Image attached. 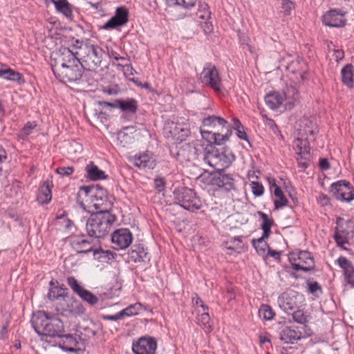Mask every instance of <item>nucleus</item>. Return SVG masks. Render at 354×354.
<instances>
[{
	"mask_svg": "<svg viewBox=\"0 0 354 354\" xmlns=\"http://www.w3.org/2000/svg\"><path fill=\"white\" fill-rule=\"evenodd\" d=\"M192 301L195 305L200 306L203 309V310H206L208 309L207 306L205 305L203 303L202 300L197 294H195L194 296L192 297Z\"/></svg>",
	"mask_w": 354,
	"mask_h": 354,
	"instance_id": "obj_62",
	"label": "nucleus"
},
{
	"mask_svg": "<svg viewBox=\"0 0 354 354\" xmlns=\"http://www.w3.org/2000/svg\"><path fill=\"white\" fill-rule=\"evenodd\" d=\"M340 221H343V219L338 218L333 238L339 248L348 251V249L344 246V244L348 243L349 239L353 236V229L354 227V223L351 221H346L344 223H340Z\"/></svg>",
	"mask_w": 354,
	"mask_h": 354,
	"instance_id": "obj_9",
	"label": "nucleus"
},
{
	"mask_svg": "<svg viewBox=\"0 0 354 354\" xmlns=\"http://www.w3.org/2000/svg\"><path fill=\"white\" fill-rule=\"evenodd\" d=\"M342 80L344 84L348 86L349 88H352L353 86V75L352 71V65H346L341 71Z\"/></svg>",
	"mask_w": 354,
	"mask_h": 354,
	"instance_id": "obj_38",
	"label": "nucleus"
},
{
	"mask_svg": "<svg viewBox=\"0 0 354 354\" xmlns=\"http://www.w3.org/2000/svg\"><path fill=\"white\" fill-rule=\"evenodd\" d=\"M301 336V332L293 326H286L279 333V339L286 344H293L295 341L299 340Z\"/></svg>",
	"mask_w": 354,
	"mask_h": 354,
	"instance_id": "obj_25",
	"label": "nucleus"
},
{
	"mask_svg": "<svg viewBox=\"0 0 354 354\" xmlns=\"http://www.w3.org/2000/svg\"><path fill=\"white\" fill-rule=\"evenodd\" d=\"M37 124L35 121H28L26 123L24 127L20 131L19 136L25 140L29 135H30L33 130L36 128Z\"/></svg>",
	"mask_w": 354,
	"mask_h": 354,
	"instance_id": "obj_45",
	"label": "nucleus"
},
{
	"mask_svg": "<svg viewBox=\"0 0 354 354\" xmlns=\"http://www.w3.org/2000/svg\"><path fill=\"white\" fill-rule=\"evenodd\" d=\"M293 320L299 324H305L306 322V317L302 310H296L292 313Z\"/></svg>",
	"mask_w": 354,
	"mask_h": 354,
	"instance_id": "obj_54",
	"label": "nucleus"
},
{
	"mask_svg": "<svg viewBox=\"0 0 354 354\" xmlns=\"http://www.w3.org/2000/svg\"><path fill=\"white\" fill-rule=\"evenodd\" d=\"M203 84L209 86L216 92L221 90V79L216 67L212 63H206L200 75Z\"/></svg>",
	"mask_w": 354,
	"mask_h": 354,
	"instance_id": "obj_11",
	"label": "nucleus"
},
{
	"mask_svg": "<svg viewBox=\"0 0 354 354\" xmlns=\"http://www.w3.org/2000/svg\"><path fill=\"white\" fill-rule=\"evenodd\" d=\"M76 45H74L79 50L77 55H79L80 61L88 68L94 69L100 67L99 71L102 77L101 80H108L110 76L107 64L102 65L103 56L106 55L104 51L98 46H78L80 41L76 40Z\"/></svg>",
	"mask_w": 354,
	"mask_h": 354,
	"instance_id": "obj_1",
	"label": "nucleus"
},
{
	"mask_svg": "<svg viewBox=\"0 0 354 354\" xmlns=\"http://www.w3.org/2000/svg\"><path fill=\"white\" fill-rule=\"evenodd\" d=\"M323 23L330 27H342L345 25L346 19L343 13L337 10H331L322 17Z\"/></svg>",
	"mask_w": 354,
	"mask_h": 354,
	"instance_id": "obj_21",
	"label": "nucleus"
},
{
	"mask_svg": "<svg viewBox=\"0 0 354 354\" xmlns=\"http://www.w3.org/2000/svg\"><path fill=\"white\" fill-rule=\"evenodd\" d=\"M92 202L93 203V206L97 212L102 211L103 209L111 211V209L108 207L110 205L108 198H93Z\"/></svg>",
	"mask_w": 354,
	"mask_h": 354,
	"instance_id": "obj_46",
	"label": "nucleus"
},
{
	"mask_svg": "<svg viewBox=\"0 0 354 354\" xmlns=\"http://www.w3.org/2000/svg\"><path fill=\"white\" fill-rule=\"evenodd\" d=\"M330 192L338 201L349 203L354 200V188L346 180H338L331 184Z\"/></svg>",
	"mask_w": 354,
	"mask_h": 354,
	"instance_id": "obj_14",
	"label": "nucleus"
},
{
	"mask_svg": "<svg viewBox=\"0 0 354 354\" xmlns=\"http://www.w3.org/2000/svg\"><path fill=\"white\" fill-rule=\"evenodd\" d=\"M112 58L115 61H120L118 64H115L112 62V65H115L119 70H121L125 75H133L136 71L129 64V60L125 57L119 56L118 53H114L112 51Z\"/></svg>",
	"mask_w": 354,
	"mask_h": 354,
	"instance_id": "obj_34",
	"label": "nucleus"
},
{
	"mask_svg": "<svg viewBox=\"0 0 354 354\" xmlns=\"http://www.w3.org/2000/svg\"><path fill=\"white\" fill-rule=\"evenodd\" d=\"M85 171V177L91 180L96 181L106 179L107 178L105 173L102 170L100 169L99 167L91 161L86 165Z\"/></svg>",
	"mask_w": 354,
	"mask_h": 354,
	"instance_id": "obj_30",
	"label": "nucleus"
},
{
	"mask_svg": "<svg viewBox=\"0 0 354 354\" xmlns=\"http://www.w3.org/2000/svg\"><path fill=\"white\" fill-rule=\"evenodd\" d=\"M205 149L201 145L195 143H183L178 148L176 151V156L180 161H190L197 159L201 151Z\"/></svg>",
	"mask_w": 354,
	"mask_h": 354,
	"instance_id": "obj_17",
	"label": "nucleus"
},
{
	"mask_svg": "<svg viewBox=\"0 0 354 354\" xmlns=\"http://www.w3.org/2000/svg\"><path fill=\"white\" fill-rule=\"evenodd\" d=\"M258 214L263 220V223L261 224L263 234H264V237H269L271 233L270 228L273 225L274 221L264 212H258Z\"/></svg>",
	"mask_w": 354,
	"mask_h": 354,
	"instance_id": "obj_39",
	"label": "nucleus"
},
{
	"mask_svg": "<svg viewBox=\"0 0 354 354\" xmlns=\"http://www.w3.org/2000/svg\"><path fill=\"white\" fill-rule=\"evenodd\" d=\"M71 244L77 253L87 254L93 251L91 243L85 239L84 234L73 237Z\"/></svg>",
	"mask_w": 354,
	"mask_h": 354,
	"instance_id": "obj_26",
	"label": "nucleus"
},
{
	"mask_svg": "<svg viewBox=\"0 0 354 354\" xmlns=\"http://www.w3.org/2000/svg\"><path fill=\"white\" fill-rule=\"evenodd\" d=\"M227 124L228 122L224 118L214 115L203 119V127L210 129L220 126L223 129Z\"/></svg>",
	"mask_w": 354,
	"mask_h": 354,
	"instance_id": "obj_36",
	"label": "nucleus"
},
{
	"mask_svg": "<svg viewBox=\"0 0 354 354\" xmlns=\"http://www.w3.org/2000/svg\"><path fill=\"white\" fill-rule=\"evenodd\" d=\"M0 77L6 80L15 82L19 85L25 83V79L21 73L6 66H4V68H2V71L0 73Z\"/></svg>",
	"mask_w": 354,
	"mask_h": 354,
	"instance_id": "obj_32",
	"label": "nucleus"
},
{
	"mask_svg": "<svg viewBox=\"0 0 354 354\" xmlns=\"http://www.w3.org/2000/svg\"><path fill=\"white\" fill-rule=\"evenodd\" d=\"M96 189H95L94 199L96 198H109L107 192L104 190L102 187H101L100 185H96Z\"/></svg>",
	"mask_w": 354,
	"mask_h": 354,
	"instance_id": "obj_58",
	"label": "nucleus"
},
{
	"mask_svg": "<svg viewBox=\"0 0 354 354\" xmlns=\"http://www.w3.org/2000/svg\"><path fill=\"white\" fill-rule=\"evenodd\" d=\"M47 297L50 301H54L59 299H64L66 297H68V294L64 295V293L61 292L58 289H55V288H49Z\"/></svg>",
	"mask_w": 354,
	"mask_h": 354,
	"instance_id": "obj_49",
	"label": "nucleus"
},
{
	"mask_svg": "<svg viewBox=\"0 0 354 354\" xmlns=\"http://www.w3.org/2000/svg\"><path fill=\"white\" fill-rule=\"evenodd\" d=\"M129 162L140 169H153L156 166V161L148 153L135 155L129 159Z\"/></svg>",
	"mask_w": 354,
	"mask_h": 354,
	"instance_id": "obj_22",
	"label": "nucleus"
},
{
	"mask_svg": "<svg viewBox=\"0 0 354 354\" xmlns=\"http://www.w3.org/2000/svg\"><path fill=\"white\" fill-rule=\"evenodd\" d=\"M155 188L158 192H161L165 190V180L162 177H158L154 180Z\"/></svg>",
	"mask_w": 354,
	"mask_h": 354,
	"instance_id": "obj_59",
	"label": "nucleus"
},
{
	"mask_svg": "<svg viewBox=\"0 0 354 354\" xmlns=\"http://www.w3.org/2000/svg\"><path fill=\"white\" fill-rule=\"evenodd\" d=\"M92 68H89L88 71L81 73V77L80 80L77 81L76 85H79L82 89L88 88L90 86H93L95 84V80L93 77L90 71Z\"/></svg>",
	"mask_w": 354,
	"mask_h": 354,
	"instance_id": "obj_37",
	"label": "nucleus"
},
{
	"mask_svg": "<svg viewBox=\"0 0 354 354\" xmlns=\"http://www.w3.org/2000/svg\"><path fill=\"white\" fill-rule=\"evenodd\" d=\"M52 183L48 180L44 181L39 189L37 196V201L41 205L48 204L52 199L51 187Z\"/></svg>",
	"mask_w": 354,
	"mask_h": 354,
	"instance_id": "obj_29",
	"label": "nucleus"
},
{
	"mask_svg": "<svg viewBox=\"0 0 354 354\" xmlns=\"http://www.w3.org/2000/svg\"><path fill=\"white\" fill-rule=\"evenodd\" d=\"M156 348V341L151 337H140L132 345V350L135 354H154Z\"/></svg>",
	"mask_w": 354,
	"mask_h": 354,
	"instance_id": "obj_19",
	"label": "nucleus"
},
{
	"mask_svg": "<svg viewBox=\"0 0 354 354\" xmlns=\"http://www.w3.org/2000/svg\"><path fill=\"white\" fill-rule=\"evenodd\" d=\"M221 131L223 133H212L209 130L201 129V133L203 138L205 137V134H211L212 138L214 139V143L218 145H221L229 140L232 135V128H230V125L227 124L223 129H221Z\"/></svg>",
	"mask_w": 354,
	"mask_h": 354,
	"instance_id": "obj_24",
	"label": "nucleus"
},
{
	"mask_svg": "<svg viewBox=\"0 0 354 354\" xmlns=\"http://www.w3.org/2000/svg\"><path fill=\"white\" fill-rule=\"evenodd\" d=\"M175 203L186 210L195 212L202 207V201L194 189L187 187H180L174 189Z\"/></svg>",
	"mask_w": 354,
	"mask_h": 354,
	"instance_id": "obj_4",
	"label": "nucleus"
},
{
	"mask_svg": "<svg viewBox=\"0 0 354 354\" xmlns=\"http://www.w3.org/2000/svg\"><path fill=\"white\" fill-rule=\"evenodd\" d=\"M58 342L59 348L66 352L80 354L84 349V343L80 335L77 334H60Z\"/></svg>",
	"mask_w": 354,
	"mask_h": 354,
	"instance_id": "obj_16",
	"label": "nucleus"
},
{
	"mask_svg": "<svg viewBox=\"0 0 354 354\" xmlns=\"http://www.w3.org/2000/svg\"><path fill=\"white\" fill-rule=\"evenodd\" d=\"M66 283L73 292L77 295L83 301L90 306H94L98 302L97 297L86 290L82 283L78 281L74 277H68L66 278Z\"/></svg>",
	"mask_w": 354,
	"mask_h": 354,
	"instance_id": "obj_15",
	"label": "nucleus"
},
{
	"mask_svg": "<svg viewBox=\"0 0 354 354\" xmlns=\"http://www.w3.org/2000/svg\"><path fill=\"white\" fill-rule=\"evenodd\" d=\"M203 181L214 189H223L226 192L235 189V180L230 174L224 171H215L201 176Z\"/></svg>",
	"mask_w": 354,
	"mask_h": 354,
	"instance_id": "obj_7",
	"label": "nucleus"
},
{
	"mask_svg": "<svg viewBox=\"0 0 354 354\" xmlns=\"http://www.w3.org/2000/svg\"><path fill=\"white\" fill-rule=\"evenodd\" d=\"M97 119L99 120L101 127L104 128L109 133V127L111 125V119L109 118V114L102 111L101 109L100 113L97 114Z\"/></svg>",
	"mask_w": 354,
	"mask_h": 354,
	"instance_id": "obj_48",
	"label": "nucleus"
},
{
	"mask_svg": "<svg viewBox=\"0 0 354 354\" xmlns=\"http://www.w3.org/2000/svg\"><path fill=\"white\" fill-rule=\"evenodd\" d=\"M250 187L252 194L255 196H261L263 195L264 192V187L261 183L252 181L250 183Z\"/></svg>",
	"mask_w": 354,
	"mask_h": 354,
	"instance_id": "obj_51",
	"label": "nucleus"
},
{
	"mask_svg": "<svg viewBox=\"0 0 354 354\" xmlns=\"http://www.w3.org/2000/svg\"><path fill=\"white\" fill-rule=\"evenodd\" d=\"M281 8L286 15H290L291 11L295 8L293 2L290 0H281Z\"/></svg>",
	"mask_w": 354,
	"mask_h": 354,
	"instance_id": "obj_52",
	"label": "nucleus"
},
{
	"mask_svg": "<svg viewBox=\"0 0 354 354\" xmlns=\"http://www.w3.org/2000/svg\"><path fill=\"white\" fill-rule=\"evenodd\" d=\"M171 133L173 134L174 137L182 142L189 135L190 131L187 127L183 128L180 126L176 125Z\"/></svg>",
	"mask_w": 354,
	"mask_h": 354,
	"instance_id": "obj_43",
	"label": "nucleus"
},
{
	"mask_svg": "<svg viewBox=\"0 0 354 354\" xmlns=\"http://www.w3.org/2000/svg\"><path fill=\"white\" fill-rule=\"evenodd\" d=\"M288 259L295 270L308 272L314 270V260L308 251H299L297 254L291 252L288 255Z\"/></svg>",
	"mask_w": 354,
	"mask_h": 354,
	"instance_id": "obj_13",
	"label": "nucleus"
},
{
	"mask_svg": "<svg viewBox=\"0 0 354 354\" xmlns=\"http://www.w3.org/2000/svg\"><path fill=\"white\" fill-rule=\"evenodd\" d=\"M95 189V185H84L80 187V191L77 194L76 201L80 207L85 212H86L87 209L85 204L84 203V198H82V195H84L86 198H89L91 200H92Z\"/></svg>",
	"mask_w": 354,
	"mask_h": 354,
	"instance_id": "obj_31",
	"label": "nucleus"
},
{
	"mask_svg": "<svg viewBox=\"0 0 354 354\" xmlns=\"http://www.w3.org/2000/svg\"><path fill=\"white\" fill-rule=\"evenodd\" d=\"M129 260L134 263L149 261L150 257L147 249L141 244L134 245L128 253Z\"/></svg>",
	"mask_w": 354,
	"mask_h": 354,
	"instance_id": "obj_23",
	"label": "nucleus"
},
{
	"mask_svg": "<svg viewBox=\"0 0 354 354\" xmlns=\"http://www.w3.org/2000/svg\"><path fill=\"white\" fill-rule=\"evenodd\" d=\"M294 145L297 151V161L299 167L305 169L309 165L310 161V140L304 138L301 133L300 136L295 140Z\"/></svg>",
	"mask_w": 354,
	"mask_h": 354,
	"instance_id": "obj_12",
	"label": "nucleus"
},
{
	"mask_svg": "<svg viewBox=\"0 0 354 354\" xmlns=\"http://www.w3.org/2000/svg\"><path fill=\"white\" fill-rule=\"evenodd\" d=\"M299 121H303L305 125L303 129H299V136L301 132L303 134L304 138H308V135L313 136L315 134V130L316 129V127H314V124L312 123L310 120L304 118L303 119H301Z\"/></svg>",
	"mask_w": 354,
	"mask_h": 354,
	"instance_id": "obj_41",
	"label": "nucleus"
},
{
	"mask_svg": "<svg viewBox=\"0 0 354 354\" xmlns=\"http://www.w3.org/2000/svg\"><path fill=\"white\" fill-rule=\"evenodd\" d=\"M112 108L118 109L126 115L135 114L138 110V104L133 98L115 99L112 102Z\"/></svg>",
	"mask_w": 354,
	"mask_h": 354,
	"instance_id": "obj_20",
	"label": "nucleus"
},
{
	"mask_svg": "<svg viewBox=\"0 0 354 354\" xmlns=\"http://www.w3.org/2000/svg\"><path fill=\"white\" fill-rule=\"evenodd\" d=\"M203 159L216 171H224L234 160V155L228 149H212L204 153Z\"/></svg>",
	"mask_w": 354,
	"mask_h": 354,
	"instance_id": "obj_5",
	"label": "nucleus"
},
{
	"mask_svg": "<svg viewBox=\"0 0 354 354\" xmlns=\"http://www.w3.org/2000/svg\"><path fill=\"white\" fill-rule=\"evenodd\" d=\"M110 227L111 212L106 209L92 214L86 225L88 235L97 239L106 236Z\"/></svg>",
	"mask_w": 354,
	"mask_h": 354,
	"instance_id": "obj_3",
	"label": "nucleus"
},
{
	"mask_svg": "<svg viewBox=\"0 0 354 354\" xmlns=\"http://www.w3.org/2000/svg\"><path fill=\"white\" fill-rule=\"evenodd\" d=\"M273 192L274 196L277 198V199L274 201V209H279L288 205V200L284 196L280 187H276Z\"/></svg>",
	"mask_w": 354,
	"mask_h": 354,
	"instance_id": "obj_40",
	"label": "nucleus"
},
{
	"mask_svg": "<svg viewBox=\"0 0 354 354\" xmlns=\"http://www.w3.org/2000/svg\"><path fill=\"white\" fill-rule=\"evenodd\" d=\"M259 315L266 320H271L274 316V313L270 306L263 304L259 310Z\"/></svg>",
	"mask_w": 354,
	"mask_h": 354,
	"instance_id": "obj_47",
	"label": "nucleus"
},
{
	"mask_svg": "<svg viewBox=\"0 0 354 354\" xmlns=\"http://www.w3.org/2000/svg\"><path fill=\"white\" fill-rule=\"evenodd\" d=\"M73 167H59L55 169V172L62 176H68L74 172Z\"/></svg>",
	"mask_w": 354,
	"mask_h": 354,
	"instance_id": "obj_55",
	"label": "nucleus"
},
{
	"mask_svg": "<svg viewBox=\"0 0 354 354\" xmlns=\"http://www.w3.org/2000/svg\"><path fill=\"white\" fill-rule=\"evenodd\" d=\"M277 302L279 307L287 313L289 310H293L297 308L295 298L286 292H283L279 297Z\"/></svg>",
	"mask_w": 354,
	"mask_h": 354,
	"instance_id": "obj_33",
	"label": "nucleus"
},
{
	"mask_svg": "<svg viewBox=\"0 0 354 354\" xmlns=\"http://www.w3.org/2000/svg\"><path fill=\"white\" fill-rule=\"evenodd\" d=\"M129 21V10L124 6L116 8L115 15L112 17V29L124 26Z\"/></svg>",
	"mask_w": 354,
	"mask_h": 354,
	"instance_id": "obj_28",
	"label": "nucleus"
},
{
	"mask_svg": "<svg viewBox=\"0 0 354 354\" xmlns=\"http://www.w3.org/2000/svg\"><path fill=\"white\" fill-rule=\"evenodd\" d=\"M32 326L39 335L51 337L60 336L64 330L63 322L45 311L37 312L32 319Z\"/></svg>",
	"mask_w": 354,
	"mask_h": 354,
	"instance_id": "obj_2",
	"label": "nucleus"
},
{
	"mask_svg": "<svg viewBox=\"0 0 354 354\" xmlns=\"http://www.w3.org/2000/svg\"><path fill=\"white\" fill-rule=\"evenodd\" d=\"M198 321L202 325L206 326L207 324H208L210 321L209 313L204 310V312L202 313L201 315H199V317H198Z\"/></svg>",
	"mask_w": 354,
	"mask_h": 354,
	"instance_id": "obj_61",
	"label": "nucleus"
},
{
	"mask_svg": "<svg viewBox=\"0 0 354 354\" xmlns=\"http://www.w3.org/2000/svg\"><path fill=\"white\" fill-rule=\"evenodd\" d=\"M142 308H143V306L142 304L136 303L134 304H131V305L129 306L128 307L124 308V310H125L127 316L130 317V316L138 315L140 313V311L142 310Z\"/></svg>",
	"mask_w": 354,
	"mask_h": 354,
	"instance_id": "obj_50",
	"label": "nucleus"
},
{
	"mask_svg": "<svg viewBox=\"0 0 354 354\" xmlns=\"http://www.w3.org/2000/svg\"><path fill=\"white\" fill-rule=\"evenodd\" d=\"M337 261L339 267L344 270L346 282L354 287V267L351 262L344 257H340Z\"/></svg>",
	"mask_w": 354,
	"mask_h": 354,
	"instance_id": "obj_27",
	"label": "nucleus"
},
{
	"mask_svg": "<svg viewBox=\"0 0 354 354\" xmlns=\"http://www.w3.org/2000/svg\"><path fill=\"white\" fill-rule=\"evenodd\" d=\"M267 238L264 237V234H263L261 237L253 239L252 241V245L260 254H263L266 250L270 248L268 244L265 241V239Z\"/></svg>",
	"mask_w": 354,
	"mask_h": 354,
	"instance_id": "obj_42",
	"label": "nucleus"
},
{
	"mask_svg": "<svg viewBox=\"0 0 354 354\" xmlns=\"http://www.w3.org/2000/svg\"><path fill=\"white\" fill-rule=\"evenodd\" d=\"M236 131V135L237 136L244 140H248V136L245 131H244V127L242 126L241 129L237 128L235 129Z\"/></svg>",
	"mask_w": 354,
	"mask_h": 354,
	"instance_id": "obj_63",
	"label": "nucleus"
},
{
	"mask_svg": "<svg viewBox=\"0 0 354 354\" xmlns=\"http://www.w3.org/2000/svg\"><path fill=\"white\" fill-rule=\"evenodd\" d=\"M133 236L129 230L121 228L112 233V248L115 250L126 249L132 242Z\"/></svg>",
	"mask_w": 354,
	"mask_h": 354,
	"instance_id": "obj_18",
	"label": "nucleus"
},
{
	"mask_svg": "<svg viewBox=\"0 0 354 354\" xmlns=\"http://www.w3.org/2000/svg\"><path fill=\"white\" fill-rule=\"evenodd\" d=\"M264 123L265 125L270 128L274 134L280 135L281 136L280 134V131L279 130L277 125L273 120L266 118Z\"/></svg>",
	"mask_w": 354,
	"mask_h": 354,
	"instance_id": "obj_56",
	"label": "nucleus"
},
{
	"mask_svg": "<svg viewBox=\"0 0 354 354\" xmlns=\"http://www.w3.org/2000/svg\"><path fill=\"white\" fill-rule=\"evenodd\" d=\"M82 72H84V64L80 60L76 64L54 71L53 74L61 82L75 84L80 80Z\"/></svg>",
	"mask_w": 354,
	"mask_h": 354,
	"instance_id": "obj_10",
	"label": "nucleus"
},
{
	"mask_svg": "<svg viewBox=\"0 0 354 354\" xmlns=\"http://www.w3.org/2000/svg\"><path fill=\"white\" fill-rule=\"evenodd\" d=\"M199 12H203L199 15V18L203 20H206L210 18V12L208 10V6L205 3L199 4Z\"/></svg>",
	"mask_w": 354,
	"mask_h": 354,
	"instance_id": "obj_53",
	"label": "nucleus"
},
{
	"mask_svg": "<svg viewBox=\"0 0 354 354\" xmlns=\"http://www.w3.org/2000/svg\"><path fill=\"white\" fill-rule=\"evenodd\" d=\"M167 4L171 6H180L185 9H189L195 6L197 0H166Z\"/></svg>",
	"mask_w": 354,
	"mask_h": 354,
	"instance_id": "obj_44",
	"label": "nucleus"
},
{
	"mask_svg": "<svg viewBox=\"0 0 354 354\" xmlns=\"http://www.w3.org/2000/svg\"><path fill=\"white\" fill-rule=\"evenodd\" d=\"M56 10L69 19L73 18L72 6L67 0H50Z\"/></svg>",
	"mask_w": 354,
	"mask_h": 354,
	"instance_id": "obj_35",
	"label": "nucleus"
},
{
	"mask_svg": "<svg viewBox=\"0 0 354 354\" xmlns=\"http://www.w3.org/2000/svg\"><path fill=\"white\" fill-rule=\"evenodd\" d=\"M118 140L124 146L131 142L132 138L124 131H120L118 133Z\"/></svg>",
	"mask_w": 354,
	"mask_h": 354,
	"instance_id": "obj_57",
	"label": "nucleus"
},
{
	"mask_svg": "<svg viewBox=\"0 0 354 354\" xmlns=\"http://www.w3.org/2000/svg\"><path fill=\"white\" fill-rule=\"evenodd\" d=\"M298 98V93L293 86L288 87L286 93H280L279 92H272L267 94L265 97V102L267 106L272 109L280 108L286 100H288L290 104H292Z\"/></svg>",
	"mask_w": 354,
	"mask_h": 354,
	"instance_id": "obj_8",
	"label": "nucleus"
},
{
	"mask_svg": "<svg viewBox=\"0 0 354 354\" xmlns=\"http://www.w3.org/2000/svg\"><path fill=\"white\" fill-rule=\"evenodd\" d=\"M77 52L73 53L66 47H61L51 55L50 66L53 73L65 68L76 64L80 60Z\"/></svg>",
	"mask_w": 354,
	"mask_h": 354,
	"instance_id": "obj_6",
	"label": "nucleus"
},
{
	"mask_svg": "<svg viewBox=\"0 0 354 354\" xmlns=\"http://www.w3.org/2000/svg\"><path fill=\"white\" fill-rule=\"evenodd\" d=\"M71 311L74 315H81L85 313L86 309L81 303L76 301L75 307Z\"/></svg>",
	"mask_w": 354,
	"mask_h": 354,
	"instance_id": "obj_60",
	"label": "nucleus"
},
{
	"mask_svg": "<svg viewBox=\"0 0 354 354\" xmlns=\"http://www.w3.org/2000/svg\"><path fill=\"white\" fill-rule=\"evenodd\" d=\"M319 165L322 170H327L330 168L329 162L326 158H321Z\"/></svg>",
	"mask_w": 354,
	"mask_h": 354,
	"instance_id": "obj_64",
	"label": "nucleus"
}]
</instances>
